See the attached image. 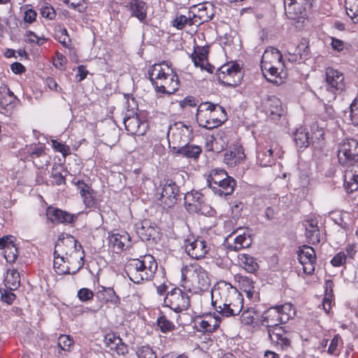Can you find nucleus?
Here are the masks:
<instances>
[{
  "mask_svg": "<svg viewBox=\"0 0 358 358\" xmlns=\"http://www.w3.org/2000/svg\"><path fill=\"white\" fill-rule=\"evenodd\" d=\"M192 277L193 287L196 289L195 292L208 290L210 287V280L208 272L203 268L199 265L194 266Z\"/></svg>",
  "mask_w": 358,
  "mask_h": 358,
  "instance_id": "aec40b11",
  "label": "nucleus"
},
{
  "mask_svg": "<svg viewBox=\"0 0 358 358\" xmlns=\"http://www.w3.org/2000/svg\"><path fill=\"white\" fill-rule=\"evenodd\" d=\"M157 325L164 334L171 332L175 329L174 324L168 320L165 315H162L157 319Z\"/></svg>",
  "mask_w": 358,
  "mask_h": 358,
  "instance_id": "49530a36",
  "label": "nucleus"
},
{
  "mask_svg": "<svg viewBox=\"0 0 358 358\" xmlns=\"http://www.w3.org/2000/svg\"><path fill=\"white\" fill-rule=\"evenodd\" d=\"M123 122L125 129L131 135H144L148 127L147 122H142L136 113L132 115H126Z\"/></svg>",
  "mask_w": 358,
  "mask_h": 358,
  "instance_id": "6ab92c4d",
  "label": "nucleus"
},
{
  "mask_svg": "<svg viewBox=\"0 0 358 358\" xmlns=\"http://www.w3.org/2000/svg\"><path fill=\"white\" fill-rule=\"evenodd\" d=\"M136 354L138 358H157L155 352L149 345L140 347Z\"/></svg>",
  "mask_w": 358,
  "mask_h": 358,
  "instance_id": "3c124183",
  "label": "nucleus"
},
{
  "mask_svg": "<svg viewBox=\"0 0 358 358\" xmlns=\"http://www.w3.org/2000/svg\"><path fill=\"white\" fill-rule=\"evenodd\" d=\"M47 220L53 224H73L78 220V214L70 213L59 208L49 206L45 209Z\"/></svg>",
  "mask_w": 358,
  "mask_h": 358,
  "instance_id": "9b49d317",
  "label": "nucleus"
},
{
  "mask_svg": "<svg viewBox=\"0 0 358 358\" xmlns=\"http://www.w3.org/2000/svg\"><path fill=\"white\" fill-rule=\"evenodd\" d=\"M24 161L31 162L37 169H43L50 164V157L46 152L44 145L31 144L24 151Z\"/></svg>",
  "mask_w": 358,
  "mask_h": 358,
  "instance_id": "6e6552de",
  "label": "nucleus"
},
{
  "mask_svg": "<svg viewBox=\"0 0 358 358\" xmlns=\"http://www.w3.org/2000/svg\"><path fill=\"white\" fill-rule=\"evenodd\" d=\"M220 299H215L212 294V306L222 317L238 315L243 308V296L236 288L219 292Z\"/></svg>",
  "mask_w": 358,
  "mask_h": 358,
  "instance_id": "f03ea898",
  "label": "nucleus"
},
{
  "mask_svg": "<svg viewBox=\"0 0 358 358\" xmlns=\"http://www.w3.org/2000/svg\"><path fill=\"white\" fill-rule=\"evenodd\" d=\"M196 120L199 127L213 129L222 125L227 120V113H196Z\"/></svg>",
  "mask_w": 358,
  "mask_h": 358,
  "instance_id": "2eb2a0df",
  "label": "nucleus"
},
{
  "mask_svg": "<svg viewBox=\"0 0 358 358\" xmlns=\"http://www.w3.org/2000/svg\"><path fill=\"white\" fill-rule=\"evenodd\" d=\"M346 13L355 23L358 22V0H345Z\"/></svg>",
  "mask_w": 358,
  "mask_h": 358,
  "instance_id": "a18cd8bd",
  "label": "nucleus"
},
{
  "mask_svg": "<svg viewBox=\"0 0 358 358\" xmlns=\"http://www.w3.org/2000/svg\"><path fill=\"white\" fill-rule=\"evenodd\" d=\"M221 318L218 315L197 316L194 321V327L198 331L213 333L219 327Z\"/></svg>",
  "mask_w": 358,
  "mask_h": 358,
  "instance_id": "a211bd4d",
  "label": "nucleus"
},
{
  "mask_svg": "<svg viewBox=\"0 0 358 358\" xmlns=\"http://www.w3.org/2000/svg\"><path fill=\"white\" fill-rule=\"evenodd\" d=\"M110 348L114 349L118 355L125 356L129 352L128 345L122 341V338L121 341L117 343L115 346H110Z\"/></svg>",
  "mask_w": 358,
  "mask_h": 358,
  "instance_id": "e2e57ef3",
  "label": "nucleus"
},
{
  "mask_svg": "<svg viewBox=\"0 0 358 358\" xmlns=\"http://www.w3.org/2000/svg\"><path fill=\"white\" fill-rule=\"evenodd\" d=\"M95 192L94 190L90 187L88 189H86V190H84L83 189H81V197L83 198V203L86 208H95L96 205V199H95Z\"/></svg>",
  "mask_w": 358,
  "mask_h": 358,
  "instance_id": "37998d69",
  "label": "nucleus"
},
{
  "mask_svg": "<svg viewBox=\"0 0 358 358\" xmlns=\"http://www.w3.org/2000/svg\"><path fill=\"white\" fill-rule=\"evenodd\" d=\"M187 254L192 258L199 259L203 258L210 250V245L201 237L187 238L185 241Z\"/></svg>",
  "mask_w": 358,
  "mask_h": 358,
  "instance_id": "4468645a",
  "label": "nucleus"
},
{
  "mask_svg": "<svg viewBox=\"0 0 358 358\" xmlns=\"http://www.w3.org/2000/svg\"><path fill=\"white\" fill-rule=\"evenodd\" d=\"M239 259L243 265V268L248 272L254 273L259 269V265L256 259L248 254H241L239 255Z\"/></svg>",
  "mask_w": 358,
  "mask_h": 358,
  "instance_id": "58836bf2",
  "label": "nucleus"
},
{
  "mask_svg": "<svg viewBox=\"0 0 358 358\" xmlns=\"http://www.w3.org/2000/svg\"><path fill=\"white\" fill-rule=\"evenodd\" d=\"M252 243V238L249 234L243 232L239 234L234 239V245L230 247L235 251H238L243 248H247L251 245Z\"/></svg>",
  "mask_w": 358,
  "mask_h": 358,
  "instance_id": "e433bc0d",
  "label": "nucleus"
},
{
  "mask_svg": "<svg viewBox=\"0 0 358 358\" xmlns=\"http://www.w3.org/2000/svg\"><path fill=\"white\" fill-rule=\"evenodd\" d=\"M172 132V136L175 138L183 135L185 136V139L180 137V140L185 143L184 145L176 148H173L175 152L182 157L187 158H199V155L202 152V149L200 146L190 145L188 143L189 140V135L192 133V129L189 125H186L182 122H176L173 126L169 127V133Z\"/></svg>",
  "mask_w": 358,
  "mask_h": 358,
  "instance_id": "39448f33",
  "label": "nucleus"
},
{
  "mask_svg": "<svg viewBox=\"0 0 358 358\" xmlns=\"http://www.w3.org/2000/svg\"><path fill=\"white\" fill-rule=\"evenodd\" d=\"M41 14L43 17L49 20H52L56 16L55 9L51 5L48 3L41 8Z\"/></svg>",
  "mask_w": 358,
  "mask_h": 358,
  "instance_id": "bf43d9fd",
  "label": "nucleus"
},
{
  "mask_svg": "<svg viewBox=\"0 0 358 358\" xmlns=\"http://www.w3.org/2000/svg\"><path fill=\"white\" fill-rule=\"evenodd\" d=\"M184 200L185 208L190 213L206 215L209 212V206L205 201L203 194L198 191L187 192Z\"/></svg>",
  "mask_w": 358,
  "mask_h": 358,
  "instance_id": "9d476101",
  "label": "nucleus"
},
{
  "mask_svg": "<svg viewBox=\"0 0 358 358\" xmlns=\"http://www.w3.org/2000/svg\"><path fill=\"white\" fill-rule=\"evenodd\" d=\"M273 152L271 148L259 145L257 148V162L261 166L266 167L274 164Z\"/></svg>",
  "mask_w": 358,
  "mask_h": 358,
  "instance_id": "bb28decb",
  "label": "nucleus"
},
{
  "mask_svg": "<svg viewBox=\"0 0 358 358\" xmlns=\"http://www.w3.org/2000/svg\"><path fill=\"white\" fill-rule=\"evenodd\" d=\"M334 223L341 227L346 232L350 231L355 224V219L352 215L348 212H342L333 218Z\"/></svg>",
  "mask_w": 358,
  "mask_h": 358,
  "instance_id": "473e14b6",
  "label": "nucleus"
},
{
  "mask_svg": "<svg viewBox=\"0 0 358 358\" xmlns=\"http://www.w3.org/2000/svg\"><path fill=\"white\" fill-rule=\"evenodd\" d=\"M294 141L298 148L304 149L310 145V135L307 129L301 127L293 134Z\"/></svg>",
  "mask_w": 358,
  "mask_h": 358,
  "instance_id": "2f4dec72",
  "label": "nucleus"
},
{
  "mask_svg": "<svg viewBox=\"0 0 358 358\" xmlns=\"http://www.w3.org/2000/svg\"><path fill=\"white\" fill-rule=\"evenodd\" d=\"M313 6L310 0H284L285 13L288 19L299 22L308 17V8Z\"/></svg>",
  "mask_w": 358,
  "mask_h": 358,
  "instance_id": "1a4fd4ad",
  "label": "nucleus"
},
{
  "mask_svg": "<svg viewBox=\"0 0 358 358\" xmlns=\"http://www.w3.org/2000/svg\"><path fill=\"white\" fill-rule=\"evenodd\" d=\"M131 13V16L136 17L140 22L147 18L148 6L142 0H131L127 6Z\"/></svg>",
  "mask_w": 358,
  "mask_h": 358,
  "instance_id": "b1692460",
  "label": "nucleus"
},
{
  "mask_svg": "<svg viewBox=\"0 0 358 358\" xmlns=\"http://www.w3.org/2000/svg\"><path fill=\"white\" fill-rule=\"evenodd\" d=\"M280 315V319L283 324L287 323L290 319L293 318L296 314L294 306L290 303H285L282 305L275 306Z\"/></svg>",
  "mask_w": 358,
  "mask_h": 358,
  "instance_id": "f704fd0d",
  "label": "nucleus"
},
{
  "mask_svg": "<svg viewBox=\"0 0 358 358\" xmlns=\"http://www.w3.org/2000/svg\"><path fill=\"white\" fill-rule=\"evenodd\" d=\"M190 17V15L189 16V17L183 15H177L173 21V25L178 29H182L189 21V24H194L195 22H197L196 20H195L194 22H191L192 20Z\"/></svg>",
  "mask_w": 358,
  "mask_h": 358,
  "instance_id": "603ef678",
  "label": "nucleus"
},
{
  "mask_svg": "<svg viewBox=\"0 0 358 358\" xmlns=\"http://www.w3.org/2000/svg\"><path fill=\"white\" fill-rule=\"evenodd\" d=\"M344 187L347 193L351 194L358 189V178L348 169L344 176Z\"/></svg>",
  "mask_w": 358,
  "mask_h": 358,
  "instance_id": "4c0bfd02",
  "label": "nucleus"
},
{
  "mask_svg": "<svg viewBox=\"0 0 358 358\" xmlns=\"http://www.w3.org/2000/svg\"><path fill=\"white\" fill-rule=\"evenodd\" d=\"M261 69L265 78L270 83L280 85L283 83V79L278 71V68L267 62H262Z\"/></svg>",
  "mask_w": 358,
  "mask_h": 358,
  "instance_id": "a878e982",
  "label": "nucleus"
},
{
  "mask_svg": "<svg viewBox=\"0 0 358 358\" xmlns=\"http://www.w3.org/2000/svg\"><path fill=\"white\" fill-rule=\"evenodd\" d=\"M96 297L101 303L118 307L121 304V299L116 294L113 287L99 286V291L96 293Z\"/></svg>",
  "mask_w": 358,
  "mask_h": 358,
  "instance_id": "412c9836",
  "label": "nucleus"
},
{
  "mask_svg": "<svg viewBox=\"0 0 358 358\" xmlns=\"http://www.w3.org/2000/svg\"><path fill=\"white\" fill-rule=\"evenodd\" d=\"M279 310L275 306L270 307L266 310L261 316V324L265 326L267 329L280 327L279 324H283L280 319Z\"/></svg>",
  "mask_w": 358,
  "mask_h": 358,
  "instance_id": "4be33fe9",
  "label": "nucleus"
},
{
  "mask_svg": "<svg viewBox=\"0 0 358 358\" xmlns=\"http://www.w3.org/2000/svg\"><path fill=\"white\" fill-rule=\"evenodd\" d=\"M324 133L322 128H319L317 126L312 127V134L310 136V145L315 148L320 149L322 148L324 144Z\"/></svg>",
  "mask_w": 358,
  "mask_h": 358,
  "instance_id": "a19ab883",
  "label": "nucleus"
},
{
  "mask_svg": "<svg viewBox=\"0 0 358 358\" xmlns=\"http://www.w3.org/2000/svg\"><path fill=\"white\" fill-rule=\"evenodd\" d=\"M164 304L176 313H181L189 308L190 298L179 287H174L167 292L164 299Z\"/></svg>",
  "mask_w": 358,
  "mask_h": 358,
  "instance_id": "0eeeda50",
  "label": "nucleus"
},
{
  "mask_svg": "<svg viewBox=\"0 0 358 358\" xmlns=\"http://www.w3.org/2000/svg\"><path fill=\"white\" fill-rule=\"evenodd\" d=\"M53 267L55 272L59 275L71 274L70 266L66 264L64 257H54Z\"/></svg>",
  "mask_w": 358,
  "mask_h": 358,
  "instance_id": "c03bdc74",
  "label": "nucleus"
},
{
  "mask_svg": "<svg viewBox=\"0 0 358 358\" xmlns=\"http://www.w3.org/2000/svg\"><path fill=\"white\" fill-rule=\"evenodd\" d=\"M51 142L53 148L56 151L61 152L64 157L70 154V148L69 145L63 144L57 140H52Z\"/></svg>",
  "mask_w": 358,
  "mask_h": 358,
  "instance_id": "4d7b16f0",
  "label": "nucleus"
},
{
  "mask_svg": "<svg viewBox=\"0 0 358 358\" xmlns=\"http://www.w3.org/2000/svg\"><path fill=\"white\" fill-rule=\"evenodd\" d=\"M343 120L348 124L358 126V97L343 111Z\"/></svg>",
  "mask_w": 358,
  "mask_h": 358,
  "instance_id": "c756f323",
  "label": "nucleus"
},
{
  "mask_svg": "<svg viewBox=\"0 0 358 358\" xmlns=\"http://www.w3.org/2000/svg\"><path fill=\"white\" fill-rule=\"evenodd\" d=\"M306 236L310 244L316 245L320 242L321 234L319 229L306 231Z\"/></svg>",
  "mask_w": 358,
  "mask_h": 358,
  "instance_id": "6e6d98bb",
  "label": "nucleus"
},
{
  "mask_svg": "<svg viewBox=\"0 0 358 358\" xmlns=\"http://www.w3.org/2000/svg\"><path fill=\"white\" fill-rule=\"evenodd\" d=\"M80 243L73 236L62 234L59 236L55 245L53 255L55 258L68 256L78 248Z\"/></svg>",
  "mask_w": 358,
  "mask_h": 358,
  "instance_id": "f8f14e48",
  "label": "nucleus"
},
{
  "mask_svg": "<svg viewBox=\"0 0 358 358\" xmlns=\"http://www.w3.org/2000/svg\"><path fill=\"white\" fill-rule=\"evenodd\" d=\"M326 83L327 90L334 94L341 92L345 88L343 74L332 67L326 69Z\"/></svg>",
  "mask_w": 358,
  "mask_h": 358,
  "instance_id": "dca6fc26",
  "label": "nucleus"
},
{
  "mask_svg": "<svg viewBox=\"0 0 358 358\" xmlns=\"http://www.w3.org/2000/svg\"><path fill=\"white\" fill-rule=\"evenodd\" d=\"M166 72L162 64H155L148 70V79L151 82L157 93L171 95L174 94L179 88L180 80L178 76L173 69Z\"/></svg>",
  "mask_w": 358,
  "mask_h": 358,
  "instance_id": "f257e3e1",
  "label": "nucleus"
},
{
  "mask_svg": "<svg viewBox=\"0 0 358 358\" xmlns=\"http://www.w3.org/2000/svg\"><path fill=\"white\" fill-rule=\"evenodd\" d=\"M243 73L241 69L235 70L234 73L226 76H222V85L226 87H236L238 86L243 80Z\"/></svg>",
  "mask_w": 358,
  "mask_h": 358,
  "instance_id": "72a5a7b5",
  "label": "nucleus"
},
{
  "mask_svg": "<svg viewBox=\"0 0 358 358\" xmlns=\"http://www.w3.org/2000/svg\"><path fill=\"white\" fill-rule=\"evenodd\" d=\"M103 341L107 347H110L111 344L115 346L117 343L121 341V338L115 333L108 334L105 336Z\"/></svg>",
  "mask_w": 358,
  "mask_h": 358,
  "instance_id": "0e129e2a",
  "label": "nucleus"
},
{
  "mask_svg": "<svg viewBox=\"0 0 358 358\" xmlns=\"http://www.w3.org/2000/svg\"><path fill=\"white\" fill-rule=\"evenodd\" d=\"M298 259L302 265L316 262V255L313 248L303 245L297 251Z\"/></svg>",
  "mask_w": 358,
  "mask_h": 358,
  "instance_id": "7c9ffc66",
  "label": "nucleus"
},
{
  "mask_svg": "<svg viewBox=\"0 0 358 358\" xmlns=\"http://www.w3.org/2000/svg\"><path fill=\"white\" fill-rule=\"evenodd\" d=\"M347 259V257L343 252L337 253L331 260L333 266L338 267L343 265Z\"/></svg>",
  "mask_w": 358,
  "mask_h": 358,
  "instance_id": "680f3d73",
  "label": "nucleus"
},
{
  "mask_svg": "<svg viewBox=\"0 0 358 358\" xmlns=\"http://www.w3.org/2000/svg\"><path fill=\"white\" fill-rule=\"evenodd\" d=\"M198 10L196 14L193 15V19L199 18V24L210 20L214 16L213 6L212 3L205 2L197 5Z\"/></svg>",
  "mask_w": 358,
  "mask_h": 358,
  "instance_id": "c85d7f7f",
  "label": "nucleus"
},
{
  "mask_svg": "<svg viewBox=\"0 0 358 358\" xmlns=\"http://www.w3.org/2000/svg\"><path fill=\"white\" fill-rule=\"evenodd\" d=\"M94 293L88 288H81L78 292V297L81 301H88L93 299Z\"/></svg>",
  "mask_w": 358,
  "mask_h": 358,
  "instance_id": "13d9d810",
  "label": "nucleus"
},
{
  "mask_svg": "<svg viewBox=\"0 0 358 358\" xmlns=\"http://www.w3.org/2000/svg\"><path fill=\"white\" fill-rule=\"evenodd\" d=\"M191 57L195 66H199L201 69H204V62H207V60L196 55V49H194V52L191 55Z\"/></svg>",
  "mask_w": 358,
  "mask_h": 358,
  "instance_id": "69168bd1",
  "label": "nucleus"
},
{
  "mask_svg": "<svg viewBox=\"0 0 358 358\" xmlns=\"http://www.w3.org/2000/svg\"><path fill=\"white\" fill-rule=\"evenodd\" d=\"M255 314L256 311L254 308H248L243 311L240 320L245 325H250L254 322Z\"/></svg>",
  "mask_w": 358,
  "mask_h": 358,
  "instance_id": "09e8293b",
  "label": "nucleus"
},
{
  "mask_svg": "<svg viewBox=\"0 0 358 358\" xmlns=\"http://www.w3.org/2000/svg\"><path fill=\"white\" fill-rule=\"evenodd\" d=\"M36 12L34 9L29 8L24 12V20L26 22L31 24L36 20Z\"/></svg>",
  "mask_w": 358,
  "mask_h": 358,
  "instance_id": "338daca9",
  "label": "nucleus"
},
{
  "mask_svg": "<svg viewBox=\"0 0 358 358\" xmlns=\"http://www.w3.org/2000/svg\"><path fill=\"white\" fill-rule=\"evenodd\" d=\"M73 343V340L70 336L64 334L58 338L57 345L64 351H69Z\"/></svg>",
  "mask_w": 358,
  "mask_h": 358,
  "instance_id": "8fccbe9b",
  "label": "nucleus"
},
{
  "mask_svg": "<svg viewBox=\"0 0 358 358\" xmlns=\"http://www.w3.org/2000/svg\"><path fill=\"white\" fill-rule=\"evenodd\" d=\"M268 334L271 343L282 351H287L292 348L290 334L284 327L268 329Z\"/></svg>",
  "mask_w": 358,
  "mask_h": 358,
  "instance_id": "ddd939ff",
  "label": "nucleus"
},
{
  "mask_svg": "<svg viewBox=\"0 0 358 358\" xmlns=\"http://www.w3.org/2000/svg\"><path fill=\"white\" fill-rule=\"evenodd\" d=\"M264 108L266 114L274 120H278L283 113L280 99L275 96L271 97L266 101Z\"/></svg>",
  "mask_w": 358,
  "mask_h": 358,
  "instance_id": "393cba45",
  "label": "nucleus"
},
{
  "mask_svg": "<svg viewBox=\"0 0 358 358\" xmlns=\"http://www.w3.org/2000/svg\"><path fill=\"white\" fill-rule=\"evenodd\" d=\"M51 177L55 180L57 185H66V178L61 172L57 171L55 165L52 169Z\"/></svg>",
  "mask_w": 358,
  "mask_h": 358,
  "instance_id": "052dcab7",
  "label": "nucleus"
},
{
  "mask_svg": "<svg viewBox=\"0 0 358 358\" xmlns=\"http://www.w3.org/2000/svg\"><path fill=\"white\" fill-rule=\"evenodd\" d=\"M8 287V289L0 288L1 300L3 303H6L8 305L13 303L16 298V295L12 292Z\"/></svg>",
  "mask_w": 358,
  "mask_h": 358,
  "instance_id": "864d4df0",
  "label": "nucleus"
},
{
  "mask_svg": "<svg viewBox=\"0 0 358 358\" xmlns=\"http://www.w3.org/2000/svg\"><path fill=\"white\" fill-rule=\"evenodd\" d=\"M227 113L225 109L217 103H213L211 102H203L201 103L197 108L196 113Z\"/></svg>",
  "mask_w": 358,
  "mask_h": 358,
  "instance_id": "ea45409f",
  "label": "nucleus"
},
{
  "mask_svg": "<svg viewBox=\"0 0 358 358\" xmlns=\"http://www.w3.org/2000/svg\"><path fill=\"white\" fill-rule=\"evenodd\" d=\"M180 177L184 178L181 174H176L173 179L164 178L160 181L158 190L160 191V200L167 208H171L180 199V185L177 180Z\"/></svg>",
  "mask_w": 358,
  "mask_h": 358,
  "instance_id": "423d86ee",
  "label": "nucleus"
},
{
  "mask_svg": "<svg viewBox=\"0 0 358 358\" xmlns=\"http://www.w3.org/2000/svg\"><path fill=\"white\" fill-rule=\"evenodd\" d=\"M236 185V180L224 169H213L207 178L208 187L220 196L231 195Z\"/></svg>",
  "mask_w": 358,
  "mask_h": 358,
  "instance_id": "20e7f679",
  "label": "nucleus"
},
{
  "mask_svg": "<svg viewBox=\"0 0 358 358\" xmlns=\"http://www.w3.org/2000/svg\"><path fill=\"white\" fill-rule=\"evenodd\" d=\"M3 251V257L8 263L12 264L15 262L18 257L17 248L15 243L10 244Z\"/></svg>",
  "mask_w": 358,
  "mask_h": 358,
  "instance_id": "de8ad7c7",
  "label": "nucleus"
},
{
  "mask_svg": "<svg viewBox=\"0 0 358 358\" xmlns=\"http://www.w3.org/2000/svg\"><path fill=\"white\" fill-rule=\"evenodd\" d=\"M109 242L113 248L120 250H124L131 246V237L125 231L122 234H113L109 238Z\"/></svg>",
  "mask_w": 358,
  "mask_h": 358,
  "instance_id": "cd10ccee",
  "label": "nucleus"
},
{
  "mask_svg": "<svg viewBox=\"0 0 358 358\" xmlns=\"http://www.w3.org/2000/svg\"><path fill=\"white\" fill-rule=\"evenodd\" d=\"M358 157V141L351 139L347 143H344L338 150V162L342 165H347L352 161L357 160Z\"/></svg>",
  "mask_w": 358,
  "mask_h": 358,
  "instance_id": "f3484780",
  "label": "nucleus"
},
{
  "mask_svg": "<svg viewBox=\"0 0 358 358\" xmlns=\"http://www.w3.org/2000/svg\"><path fill=\"white\" fill-rule=\"evenodd\" d=\"M5 286L10 290H16L20 286V276L17 269H8L7 276L4 280Z\"/></svg>",
  "mask_w": 358,
  "mask_h": 358,
  "instance_id": "c9c22d12",
  "label": "nucleus"
},
{
  "mask_svg": "<svg viewBox=\"0 0 358 358\" xmlns=\"http://www.w3.org/2000/svg\"><path fill=\"white\" fill-rule=\"evenodd\" d=\"M64 258L66 259V264H68L69 266L75 265L77 266V268L71 272V275L76 274L84 266L85 264V252L82 245L78 243V248L71 254H69L68 256H65Z\"/></svg>",
  "mask_w": 358,
  "mask_h": 358,
  "instance_id": "5701e85b",
  "label": "nucleus"
},
{
  "mask_svg": "<svg viewBox=\"0 0 358 358\" xmlns=\"http://www.w3.org/2000/svg\"><path fill=\"white\" fill-rule=\"evenodd\" d=\"M157 270V263L153 256L146 255L141 259H134L126 266L125 272L130 280L140 284L150 280Z\"/></svg>",
  "mask_w": 358,
  "mask_h": 358,
  "instance_id": "7ed1b4c3",
  "label": "nucleus"
},
{
  "mask_svg": "<svg viewBox=\"0 0 358 358\" xmlns=\"http://www.w3.org/2000/svg\"><path fill=\"white\" fill-rule=\"evenodd\" d=\"M295 52L299 55V57L301 62L310 58V49L308 45L301 43L295 48Z\"/></svg>",
  "mask_w": 358,
  "mask_h": 358,
  "instance_id": "5fc2aeb1",
  "label": "nucleus"
},
{
  "mask_svg": "<svg viewBox=\"0 0 358 358\" xmlns=\"http://www.w3.org/2000/svg\"><path fill=\"white\" fill-rule=\"evenodd\" d=\"M179 105L181 108H185L187 106H196V102L194 96H187L183 100L179 102Z\"/></svg>",
  "mask_w": 358,
  "mask_h": 358,
  "instance_id": "774afa93",
  "label": "nucleus"
},
{
  "mask_svg": "<svg viewBox=\"0 0 358 358\" xmlns=\"http://www.w3.org/2000/svg\"><path fill=\"white\" fill-rule=\"evenodd\" d=\"M240 67L239 64L236 62H232L231 64H226L220 66L217 69L216 72V76L217 78L218 82L222 83V76H226L229 75L230 73L233 74L235 70H238Z\"/></svg>",
  "mask_w": 358,
  "mask_h": 358,
  "instance_id": "79ce46f5",
  "label": "nucleus"
}]
</instances>
